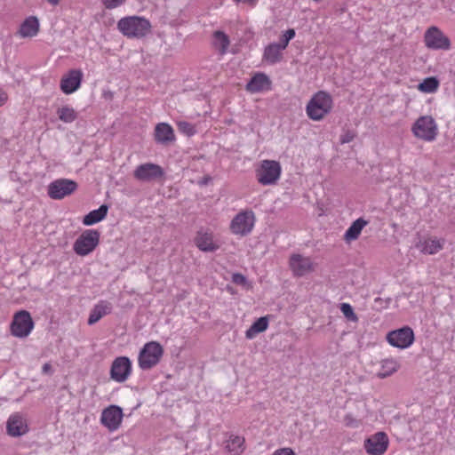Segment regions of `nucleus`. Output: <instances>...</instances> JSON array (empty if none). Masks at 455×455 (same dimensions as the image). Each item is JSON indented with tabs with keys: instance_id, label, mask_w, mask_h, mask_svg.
Instances as JSON below:
<instances>
[{
	"instance_id": "nucleus-2",
	"label": "nucleus",
	"mask_w": 455,
	"mask_h": 455,
	"mask_svg": "<svg viewBox=\"0 0 455 455\" xmlns=\"http://www.w3.org/2000/svg\"><path fill=\"white\" fill-rule=\"evenodd\" d=\"M331 96L323 91L314 94L308 101L306 110L308 117L314 121L322 120L332 108Z\"/></svg>"
},
{
	"instance_id": "nucleus-31",
	"label": "nucleus",
	"mask_w": 455,
	"mask_h": 455,
	"mask_svg": "<svg viewBox=\"0 0 455 455\" xmlns=\"http://www.w3.org/2000/svg\"><path fill=\"white\" fill-rule=\"evenodd\" d=\"M399 364L394 359H385L381 361V370L378 372L377 376L380 379H385L398 370Z\"/></svg>"
},
{
	"instance_id": "nucleus-10",
	"label": "nucleus",
	"mask_w": 455,
	"mask_h": 455,
	"mask_svg": "<svg viewBox=\"0 0 455 455\" xmlns=\"http://www.w3.org/2000/svg\"><path fill=\"white\" fill-rule=\"evenodd\" d=\"M254 214L252 212H239L231 221V231L242 236L247 235L254 226Z\"/></svg>"
},
{
	"instance_id": "nucleus-23",
	"label": "nucleus",
	"mask_w": 455,
	"mask_h": 455,
	"mask_svg": "<svg viewBox=\"0 0 455 455\" xmlns=\"http://www.w3.org/2000/svg\"><path fill=\"white\" fill-rule=\"evenodd\" d=\"M196 244L203 251H214L219 248L213 242L212 235L207 232H198Z\"/></svg>"
},
{
	"instance_id": "nucleus-30",
	"label": "nucleus",
	"mask_w": 455,
	"mask_h": 455,
	"mask_svg": "<svg viewBox=\"0 0 455 455\" xmlns=\"http://www.w3.org/2000/svg\"><path fill=\"white\" fill-rule=\"evenodd\" d=\"M229 44V38L224 32L218 30L213 33V45L221 55L227 52Z\"/></svg>"
},
{
	"instance_id": "nucleus-41",
	"label": "nucleus",
	"mask_w": 455,
	"mask_h": 455,
	"mask_svg": "<svg viewBox=\"0 0 455 455\" xmlns=\"http://www.w3.org/2000/svg\"><path fill=\"white\" fill-rule=\"evenodd\" d=\"M52 369L49 363H44L43 366V372L47 373Z\"/></svg>"
},
{
	"instance_id": "nucleus-11",
	"label": "nucleus",
	"mask_w": 455,
	"mask_h": 455,
	"mask_svg": "<svg viewBox=\"0 0 455 455\" xmlns=\"http://www.w3.org/2000/svg\"><path fill=\"white\" fill-rule=\"evenodd\" d=\"M132 373V362L127 356L116 357L110 368V378L118 382H124Z\"/></svg>"
},
{
	"instance_id": "nucleus-15",
	"label": "nucleus",
	"mask_w": 455,
	"mask_h": 455,
	"mask_svg": "<svg viewBox=\"0 0 455 455\" xmlns=\"http://www.w3.org/2000/svg\"><path fill=\"white\" fill-rule=\"evenodd\" d=\"M134 178L140 181H151L164 176V171L158 164L147 163L137 166Z\"/></svg>"
},
{
	"instance_id": "nucleus-13",
	"label": "nucleus",
	"mask_w": 455,
	"mask_h": 455,
	"mask_svg": "<svg viewBox=\"0 0 455 455\" xmlns=\"http://www.w3.org/2000/svg\"><path fill=\"white\" fill-rule=\"evenodd\" d=\"M388 437L384 432H378L364 441V449L370 455H382L388 447Z\"/></svg>"
},
{
	"instance_id": "nucleus-1",
	"label": "nucleus",
	"mask_w": 455,
	"mask_h": 455,
	"mask_svg": "<svg viewBox=\"0 0 455 455\" xmlns=\"http://www.w3.org/2000/svg\"><path fill=\"white\" fill-rule=\"evenodd\" d=\"M117 28L128 37L141 38L150 32L151 24L145 18L131 16L121 19L117 23Z\"/></svg>"
},
{
	"instance_id": "nucleus-33",
	"label": "nucleus",
	"mask_w": 455,
	"mask_h": 455,
	"mask_svg": "<svg viewBox=\"0 0 455 455\" xmlns=\"http://www.w3.org/2000/svg\"><path fill=\"white\" fill-rule=\"evenodd\" d=\"M439 87V81L436 77L431 76L425 78L419 85L418 88L420 92L426 93H433Z\"/></svg>"
},
{
	"instance_id": "nucleus-37",
	"label": "nucleus",
	"mask_w": 455,
	"mask_h": 455,
	"mask_svg": "<svg viewBox=\"0 0 455 455\" xmlns=\"http://www.w3.org/2000/svg\"><path fill=\"white\" fill-rule=\"evenodd\" d=\"M126 0H102L103 5L107 9H114L122 5Z\"/></svg>"
},
{
	"instance_id": "nucleus-21",
	"label": "nucleus",
	"mask_w": 455,
	"mask_h": 455,
	"mask_svg": "<svg viewBox=\"0 0 455 455\" xmlns=\"http://www.w3.org/2000/svg\"><path fill=\"white\" fill-rule=\"evenodd\" d=\"M112 304L107 300H100L91 310L88 324L92 325L100 321L103 316L109 315L112 312Z\"/></svg>"
},
{
	"instance_id": "nucleus-39",
	"label": "nucleus",
	"mask_w": 455,
	"mask_h": 455,
	"mask_svg": "<svg viewBox=\"0 0 455 455\" xmlns=\"http://www.w3.org/2000/svg\"><path fill=\"white\" fill-rule=\"evenodd\" d=\"M232 282L238 285H245L247 279L243 275L240 273H235L232 275Z\"/></svg>"
},
{
	"instance_id": "nucleus-18",
	"label": "nucleus",
	"mask_w": 455,
	"mask_h": 455,
	"mask_svg": "<svg viewBox=\"0 0 455 455\" xmlns=\"http://www.w3.org/2000/svg\"><path fill=\"white\" fill-rule=\"evenodd\" d=\"M155 140L161 145L167 146L175 141L172 127L167 123H159L155 127Z\"/></svg>"
},
{
	"instance_id": "nucleus-12",
	"label": "nucleus",
	"mask_w": 455,
	"mask_h": 455,
	"mask_svg": "<svg viewBox=\"0 0 455 455\" xmlns=\"http://www.w3.org/2000/svg\"><path fill=\"white\" fill-rule=\"evenodd\" d=\"M387 339L393 347L406 348L413 343L414 333L411 328L405 326L388 332Z\"/></svg>"
},
{
	"instance_id": "nucleus-44",
	"label": "nucleus",
	"mask_w": 455,
	"mask_h": 455,
	"mask_svg": "<svg viewBox=\"0 0 455 455\" xmlns=\"http://www.w3.org/2000/svg\"><path fill=\"white\" fill-rule=\"evenodd\" d=\"M50 4L56 5L59 4L60 0H47Z\"/></svg>"
},
{
	"instance_id": "nucleus-22",
	"label": "nucleus",
	"mask_w": 455,
	"mask_h": 455,
	"mask_svg": "<svg viewBox=\"0 0 455 455\" xmlns=\"http://www.w3.org/2000/svg\"><path fill=\"white\" fill-rule=\"evenodd\" d=\"M39 31V21L36 17L27 18L20 25L19 34L21 37L35 36Z\"/></svg>"
},
{
	"instance_id": "nucleus-28",
	"label": "nucleus",
	"mask_w": 455,
	"mask_h": 455,
	"mask_svg": "<svg viewBox=\"0 0 455 455\" xmlns=\"http://www.w3.org/2000/svg\"><path fill=\"white\" fill-rule=\"evenodd\" d=\"M244 438L238 435H230L227 440L226 449L232 455H239L244 450Z\"/></svg>"
},
{
	"instance_id": "nucleus-7",
	"label": "nucleus",
	"mask_w": 455,
	"mask_h": 455,
	"mask_svg": "<svg viewBox=\"0 0 455 455\" xmlns=\"http://www.w3.org/2000/svg\"><path fill=\"white\" fill-rule=\"evenodd\" d=\"M34 328V322L30 313L27 310H20L13 315L11 323V333L18 338L28 337Z\"/></svg>"
},
{
	"instance_id": "nucleus-42",
	"label": "nucleus",
	"mask_w": 455,
	"mask_h": 455,
	"mask_svg": "<svg viewBox=\"0 0 455 455\" xmlns=\"http://www.w3.org/2000/svg\"><path fill=\"white\" fill-rule=\"evenodd\" d=\"M210 180H211V178H210V177H205V178H204V180H203L202 181H200L199 183H200L201 185H205V184H207V183H208V181H209Z\"/></svg>"
},
{
	"instance_id": "nucleus-24",
	"label": "nucleus",
	"mask_w": 455,
	"mask_h": 455,
	"mask_svg": "<svg viewBox=\"0 0 455 455\" xmlns=\"http://www.w3.org/2000/svg\"><path fill=\"white\" fill-rule=\"evenodd\" d=\"M367 224L368 222L363 218H359L356 220H355L346 231L344 235V240L347 243H350L352 241L356 240L359 237L363 228Z\"/></svg>"
},
{
	"instance_id": "nucleus-6",
	"label": "nucleus",
	"mask_w": 455,
	"mask_h": 455,
	"mask_svg": "<svg viewBox=\"0 0 455 455\" xmlns=\"http://www.w3.org/2000/svg\"><path fill=\"white\" fill-rule=\"evenodd\" d=\"M100 236V234L96 229L84 231L74 243V251L79 256L88 255L98 246Z\"/></svg>"
},
{
	"instance_id": "nucleus-29",
	"label": "nucleus",
	"mask_w": 455,
	"mask_h": 455,
	"mask_svg": "<svg viewBox=\"0 0 455 455\" xmlns=\"http://www.w3.org/2000/svg\"><path fill=\"white\" fill-rule=\"evenodd\" d=\"M417 248L425 254H435L443 248V244L437 239H428L419 242Z\"/></svg>"
},
{
	"instance_id": "nucleus-27",
	"label": "nucleus",
	"mask_w": 455,
	"mask_h": 455,
	"mask_svg": "<svg viewBox=\"0 0 455 455\" xmlns=\"http://www.w3.org/2000/svg\"><path fill=\"white\" fill-rule=\"evenodd\" d=\"M268 318L267 316H262L257 319L251 327L245 331V337L247 339H253L258 333H260L267 329Z\"/></svg>"
},
{
	"instance_id": "nucleus-43",
	"label": "nucleus",
	"mask_w": 455,
	"mask_h": 455,
	"mask_svg": "<svg viewBox=\"0 0 455 455\" xmlns=\"http://www.w3.org/2000/svg\"><path fill=\"white\" fill-rule=\"evenodd\" d=\"M6 98L0 94V107L4 104Z\"/></svg>"
},
{
	"instance_id": "nucleus-17",
	"label": "nucleus",
	"mask_w": 455,
	"mask_h": 455,
	"mask_svg": "<svg viewBox=\"0 0 455 455\" xmlns=\"http://www.w3.org/2000/svg\"><path fill=\"white\" fill-rule=\"evenodd\" d=\"M290 267L296 276H303L314 270V264L311 259L300 254L291 255Z\"/></svg>"
},
{
	"instance_id": "nucleus-26",
	"label": "nucleus",
	"mask_w": 455,
	"mask_h": 455,
	"mask_svg": "<svg viewBox=\"0 0 455 455\" xmlns=\"http://www.w3.org/2000/svg\"><path fill=\"white\" fill-rule=\"evenodd\" d=\"M283 50L277 43L270 44L265 48L263 57L267 62L275 64L282 60Z\"/></svg>"
},
{
	"instance_id": "nucleus-35",
	"label": "nucleus",
	"mask_w": 455,
	"mask_h": 455,
	"mask_svg": "<svg viewBox=\"0 0 455 455\" xmlns=\"http://www.w3.org/2000/svg\"><path fill=\"white\" fill-rule=\"evenodd\" d=\"M295 36V30L290 28L280 37L279 43H277L283 50L288 46L289 42Z\"/></svg>"
},
{
	"instance_id": "nucleus-16",
	"label": "nucleus",
	"mask_w": 455,
	"mask_h": 455,
	"mask_svg": "<svg viewBox=\"0 0 455 455\" xmlns=\"http://www.w3.org/2000/svg\"><path fill=\"white\" fill-rule=\"evenodd\" d=\"M83 72L80 69H71L60 80V90L65 94L75 92L81 85Z\"/></svg>"
},
{
	"instance_id": "nucleus-36",
	"label": "nucleus",
	"mask_w": 455,
	"mask_h": 455,
	"mask_svg": "<svg viewBox=\"0 0 455 455\" xmlns=\"http://www.w3.org/2000/svg\"><path fill=\"white\" fill-rule=\"evenodd\" d=\"M178 128H179L180 132H181L182 133H184L188 136H192L196 133L195 127L190 123H188L185 121L180 122L178 124Z\"/></svg>"
},
{
	"instance_id": "nucleus-38",
	"label": "nucleus",
	"mask_w": 455,
	"mask_h": 455,
	"mask_svg": "<svg viewBox=\"0 0 455 455\" xmlns=\"http://www.w3.org/2000/svg\"><path fill=\"white\" fill-rule=\"evenodd\" d=\"M355 137V133L353 131H346L339 139L341 144L351 142Z\"/></svg>"
},
{
	"instance_id": "nucleus-25",
	"label": "nucleus",
	"mask_w": 455,
	"mask_h": 455,
	"mask_svg": "<svg viewBox=\"0 0 455 455\" xmlns=\"http://www.w3.org/2000/svg\"><path fill=\"white\" fill-rule=\"evenodd\" d=\"M108 206L102 204L99 209L90 212L84 217L83 223L85 226H92L104 220L108 214Z\"/></svg>"
},
{
	"instance_id": "nucleus-5",
	"label": "nucleus",
	"mask_w": 455,
	"mask_h": 455,
	"mask_svg": "<svg viewBox=\"0 0 455 455\" xmlns=\"http://www.w3.org/2000/svg\"><path fill=\"white\" fill-rule=\"evenodd\" d=\"M281 164L275 160H263L256 172L259 184L267 186L275 184L281 176Z\"/></svg>"
},
{
	"instance_id": "nucleus-19",
	"label": "nucleus",
	"mask_w": 455,
	"mask_h": 455,
	"mask_svg": "<svg viewBox=\"0 0 455 455\" xmlns=\"http://www.w3.org/2000/svg\"><path fill=\"white\" fill-rule=\"evenodd\" d=\"M7 432L12 436H20L28 432L26 419L20 413L10 416L7 421Z\"/></svg>"
},
{
	"instance_id": "nucleus-4",
	"label": "nucleus",
	"mask_w": 455,
	"mask_h": 455,
	"mask_svg": "<svg viewBox=\"0 0 455 455\" xmlns=\"http://www.w3.org/2000/svg\"><path fill=\"white\" fill-rule=\"evenodd\" d=\"M411 132L416 138L431 142L436 139L438 127L431 116H422L415 121Z\"/></svg>"
},
{
	"instance_id": "nucleus-40",
	"label": "nucleus",
	"mask_w": 455,
	"mask_h": 455,
	"mask_svg": "<svg viewBox=\"0 0 455 455\" xmlns=\"http://www.w3.org/2000/svg\"><path fill=\"white\" fill-rule=\"evenodd\" d=\"M273 455H295L294 451L290 448H283L275 451Z\"/></svg>"
},
{
	"instance_id": "nucleus-34",
	"label": "nucleus",
	"mask_w": 455,
	"mask_h": 455,
	"mask_svg": "<svg viewBox=\"0 0 455 455\" xmlns=\"http://www.w3.org/2000/svg\"><path fill=\"white\" fill-rule=\"evenodd\" d=\"M340 311L343 313L345 317L347 319H348L349 321H352V322H357L358 321V317L355 315V313L354 312V309H353V307H351L350 304H348V303H342L340 305Z\"/></svg>"
},
{
	"instance_id": "nucleus-20",
	"label": "nucleus",
	"mask_w": 455,
	"mask_h": 455,
	"mask_svg": "<svg viewBox=\"0 0 455 455\" xmlns=\"http://www.w3.org/2000/svg\"><path fill=\"white\" fill-rule=\"evenodd\" d=\"M271 81L264 73H258L247 83L245 88L251 93L269 89Z\"/></svg>"
},
{
	"instance_id": "nucleus-8",
	"label": "nucleus",
	"mask_w": 455,
	"mask_h": 455,
	"mask_svg": "<svg viewBox=\"0 0 455 455\" xmlns=\"http://www.w3.org/2000/svg\"><path fill=\"white\" fill-rule=\"evenodd\" d=\"M77 187V183L72 180L58 179L48 185L47 193L50 198L60 200L73 194Z\"/></svg>"
},
{
	"instance_id": "nucleus-32",
	"label": "nucleus",
	"mask_w": 455,
	"mask_h": 455,
	"mask_svg": "<svg viewBox=\"0 0 455 455\" xmlns=\"http://www.w3.org/2000/svg\"><path fill=\"white\" fill-rule=\"evenodd\" d=\"M59 119L64 123H72L77 118L76 110L68 106L59 108L57 110Z\"/></svg>"
},
{
	"instance_id": "nucleus-9",
	"label": "nucleus",
	"mask_w": 455,
	"mask_h": 455,
	"mask_svg": "<svg viewBox=\"0 0 455 455\" xmlns=\"http://www.w3.org/2000/svg\"><path fill=\"white\" fill-rule=\"evenodd\" d=\"M424 42L427 48L433 50L451 48L450 39L436 27H431L425 32Z\"/></svg>"
},
{
	"instance_id": "nucleus-3",
	"label": "nucleus",
	"mask_w": 455,
	"mask_h": 455,
	"mask_svg": "<svg viewBox=\"0 0 455 455\" xmlns=\"http://www.w3.org/2000/svg\"><path fill=\"white\" fill-rule=\"evenodd\" d=\"M163 355L164 348L160 343L156 341L146 343L139 354V367L143 371L152 369L160 362Z\"/></svg>"
},
{
	"instance_id": "nucleus-14",
	"label": "nucleus",
	"mask_w": 455,
	"mask_h": 455,
	"mask_svg": "<svg viewBox=\"0 0 455 455\" xmlns=\"http://www.w3.org/2000/svg\"><path fill=\"white\" fill-rule=\"evenodd\" d=\"M123 410L117 405H109L101 413L100 422L109 431L119 428L123 419Z\"/></svg>"
}]
</instances>
